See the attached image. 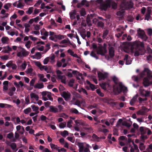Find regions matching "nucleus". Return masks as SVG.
<instances>
[{
  "instance_id": "nucleus-1",
  "label": "nucleus",
  "mask_w": 152,
  "mask_h": 152,
  "mask_svg": "<svg viewBox=\"0 0 152 152\" xmlns=\"http://www.w3.org/2000/svg\"><path fill=\"white\" fill-rule=\"evenodd\" d=\"M121 4L120 5L119 10L117 13V15L121 17L124 15V10L127 8H130L132 7L133 3L131 1L129 2H126V0H121Z\"/></svg>"
},
{
  "instance_id": "nucleus-2",
  "label": "nucleus",
  "mask_w": 152,
  "mask_h": 152,
  "mask_svg": "<svg viewBox=\"0 0 152 152\" xmlns=\"http://www.w3.org/2000/svg\"><path fill=\"white\" fill-rule=\"evenodd\" d=\"M29 52L27 51L25 48L21 46H19L18 48L17 56L20 58H22L28 56Z\"/></svg>"
},
{
  "instance_id": "nucleus-3",
  "label": "nucleus",
  "mask_w": 152,
  "mask_h": 152,
  "mask_svg": "<svg viewBox=\"0 0 152 152\" xmlns=\"http://www.w3.org/2000/svg\"><path fill=\"white\" fill-rule=\"evenodd\" d=\"M78 145L79 152H88L89 151V145L86 142H78Z\"/></svg>"
},
{
  "instance_id": "nucleus-4",
  "label": "nucleus",
  "mask_w": 152,
  "mask_h": 152,
  "mask_svg": "<svg viewBox=\"0 0 152 152\" xmlns=\"http://www.w3.org/2000/svg\"><path fill=\"white\" fill-rule=\"evenodd\" d=\"M122 91L124 93H126L127 91V87L123 85L122 83H120L119 86L117 88L115 87L114 88V91L116 93H119Z\"/></svg>"
},
{
  "instance_id": "nucleus-5",
  "label": "nucleus",
  "mask_w": 152,
  "mask_h": 152,
  "mask_svg": "<svg viewBox=\"0 0 152 152\" xmlns=\"http://www.w3.org/2000/svg\"><path fill=\"white\" fill-rule=\"evenodd\" d=\"M41 94L42 96V99L44 101H47L48 99L46 97V96H47L49 100L53 101V99L51 97V94L50 92L44 91L41 93Z\"/></svg>"
},
{
  "instance_id": "nucleus-6",
  "label": "nucleus",
  "mask_w": 152,
  "mask_h": 152,
  "mask_svg": "<svg viewBox=\"0 0 152 152\" xmlns=\"http://www.w3.org/2000/svg\"><path fill=\"white\" fill-rule=\"evenodd\" d=\"M111 2V0H106L104 3L101 4L100 8L102 10H106L108 7H110Z\"/></svg>"
},
{
  "instance_id": "nucleus-7",
  "label": "nucleus",
  "mask_w": 152,
  "mask_h": 152,
  "mask_svg": "<svg viewBox=\"0 0 152 152\" xmlns=\"http://www.w3.org/2000/svg\"><path fill=\"white\" fill-rule=\"evenodd\" d=\"M106 44H104V47L99 48L97 51V53L101 55H104L107 51L106 49Z\"/></svg>"
},
{
  "instance_id": "nucleus-8",
  "label": "nucleus",
  "mask_w": 152,
  "mask_h": 152,
  "mask_svg": "<svg viewBox=\"0 0 152 152\" xmlns=\"http://www.w3.org/2000/svg\"><path fill=\"white\" fill-rule=\"evenodd\" d=\"M137 33L138 35L144 41H146L147 40V37L143 30L139 28L137 31Z\"/></svg>"
},
{
  "instance_id": "nucleus-9",
  "label": "nucleus",
  "mask_w": 152,
  "mask_h": 152,
  "mask_svg": "<svg viewBox=\"0 0 152 152\" xmlns=\"http://www.w3.org/2000/svg\"><path fill=\"white\" fill-rule=\"evenodd\" d=\"M140 44V42H138V41H135L133 43V45L132 46L129 52L127 51H126V52L127 53H130L131 54H133L134 52V51L135 50L136 48L138 47V45Z\"/></svg>"
},
{
  "instance_id": "nucleus-10",
  "label": "nucleus",
  "mask_w": 152,
  "mask_h": 152,
  "mask_svg": "<svg viewBox=\"0 0 152 152\" xmlns=\"http://www.w3.org/2000/svg\"><path fill=\"white\" fill-rule=\"evenodd\" d=\"M139 91L140 94L145 97H148L150 96V91H145L142 87L140 88Z\"/></svg>"
},
{
  "instance_id": "nucleus-11",
  "label": "nucleus",
  "mask_w": 152,
  "mask_h": 152,
  "mask_svg": "<svg viewBox=\"0 0 152 152\" xmlns=\"http://www.w3.org/2000/svg\"><path fill=\"white\" fill-rule=\"evenodd\" d=\"M148 76L143 79V84L145 87H146L152 84V82H151Z\"/></svg>"
},
{
  "instance_id": "nucleus-12",
  "label": "nucleus",
  "mask_w": 152,
  "mask_h": 152,
  "mask_svg": "<svg viewBox=\"0 0 152 152\" xmlns=\"http://www.w3.org/2000/svg\"><path fill=\"white\" fill-rule=\"evenodd\" d=\"M145 72L147 73V76L148 77V75L151 74L152 72L148 68H145L144 70L140 73V75L141 77L145 76Z\"/></svg>"
},
{
  "instance_id": "nucleus-13",
  "label": "nucleus",
  "mask_w": 152,
  "mask_h": 152,
  "mask_svg": "<svg viewBox=\"0 0 152 152\" xmlns=\"http://www.w3.org/2000/svg\"><path fill=\"white\" fill-rule=\"evenodd\" d=\"M98 75L99 80H104L108 76V74L106 72L102 73L99 72Z\"/></svg>"
},
{
  "instance_id": "nucleus-14",
  "label": "nucleus",
  "mask_w": 152,
  "mask_h": 152,
  "mask_svg": "<svg viewBox=\"0 0 152 152\" xmlns=\"http://www.w3.org/2000/svg\"><path fill=\"white\" fill-rule=\"evenodd\" d=\"M70 94L68 92H64L62 95V96L63 97L66 101L69 100L71 97Z\"/></svg>"
},
{
  "instance_id": "nucleus-15",
  "label": "nucleus",
  "mask_w": 152,
  "mask_h": 152,
  "mask_svg": "<svg viewBox=\"0 0 152 152\" xmlns=\"http://www.w3.org/2000/svg\"><path fill=\"white\" fill-rule=\"evenodd\" d=\"M44 70L47 73H50L52 72L51 68L50 66H43L40 68V70L42 71Z\"/></svg>"
},
{
  "instance_id": "nucleus-16",
  "label": "nucleus",
  "mask_w": 152,
  "mask_h": 152,
  "mask_svg": "<svg viewBox=\"0 0 152 152\" xmlns=\"http://www.w3.org/2000/svg\"><path fill=\"white\" fill-rule=\"evenodd\" d=\"M16 129L17 131L20 134H23L24 133L25 130L24 128L20 125L16 126Z\"/></svg>"
},
{
  "instance_id": "nucleus-17",
  "label": "nucleus",
  "mask_w": 152,
  "mask_h": 152,
  "mask_svg": "<svg viewBox=\"0 0 152 152\" xmlns=\"http://www.w3.org/2000/svg\"><path fill=\"white\" fill-rule=\"evenodd\" d=\"M9 81H5L3 83V91L4 92H6L8 89Z\"/></svg>"
},
{
  "instance_id": "nucleus-18",
  "label": "nucleus",
  "mask_w": 152,
  "mask_h": 152,
  "mask_svg": "<svg viewBox=\"0 0 152 152\" xmlns=\"http://www.w3.org/2000/svg\"><path fill=\"white\" fill-rule=\"evenodd\" d=\"M30 96L31 99L32 100L35 99L37 101L39 100V96L37 94L31 92L30 94Z\"/></svg>"
},
{
  "instance_id": "nucleus-19",
  "label": "nucleus",
  "mask_w": 152,
  "mask_h": 152,
  "mask_svg": "<svg viewBox=\"0 0 152 152\" xmlns=\"http://www.w3.org/2000/svg\"><path fill=\"white\" fill-rule=\"evenodd\" d=\"M50 111L54 113H57L59 112V110L58 107L56 106H50L49 107Z\"/></svg>"
},
{
  "instance_id": "nucleus-20",
  "label": "nucleus",
  "mask_w": 152,
  "mask_h": 152,
  "mask_svg": "<svg viewBox=\"0 0 152 152\" xmlns=\"http://www.w3.org/2000/svg\"><path fill=\"white\" fill-rule=\"evenodd\" d=\"M42 55L40 52H37L34 55L31 56V58L33 59H39L41 58Z\"/></svg>"
},
{
  "instance_id": "nucleus-21",
  "label": "nucleus",
  "mask_w": 152,
  "mask_h": 152,
  "mask_svg": "<svg viewBox=\"0 0 152 152\" xmlns=\"http://www.w3.org/2000/svg\"><path fill=\"white\" fill-rule=\"evenodd\" d=\"M15 90L16 88L15 87H12L9 89L8 93L10 96H12L14 94Z\"/></svg>"
},
{
  "instance_id": "nucleus-22",
  "label": "nucleus",
  "mask_w": 152,
  "mask_h": 152,
  "mask_svg": "<svg viewBox=\"0 0 152 152\" xmlns=\"http://www.w3.org/2000/svg\"><path fill=\"white\" fill-rule=\"evenodd\" d=\"M37 76L39 78V80L44 82L47 81V79L44 77V75L43 74H39Z\"/></svg>"
},
{
  "instance_id": "nucleus-23",
  "label": "nucleus",
  "mask_w": 152,
  "mask_h": 152,
  "mask_svg": "<svg viewBox=\"0 0 152 152\" xmlns=\"http://www.w3.org/2000/svg\"><path fill=\"white\" fill-rule=\"evenodd\" d=\"M145 53V50L143 49L142 50H136L135 51L134 56H138L140 55H142Z\"/></svg>"
},
{
  "instance_id": "nucleus-24",
  "label": "nucleus",
  "mask_w": 152,
  "mask_h": 152,
  "mask_svg": "<svg viewBox=\"0 0 152 152\" xmlns=\"http://www.w3.org/2000/svg\"><path fill=\"white\" fill-rule=\"evenodd\" d=\"M130 152H139V150L137 146L134 144V146L132 147L130 149Z\"/></svg>"
},
{
  "instance_id": "nucleus-25",
  "label": "nucleus",
  "mask_w": 152,
  "mask_h": 152,
  "mask_svg": "<svg viewBox=\"0 0 152 152\" xmlns=\"http://www.w3.org/2000/svg\"><path fill=\"white\" fill-rule=\"evenodd\" d=\"M9 40V38L6 37H3L1 38V39L2 43L4 44H8Z\"/></svg>"
},
{
  "instance_id": "nucleus-26",
  "label": "nucleus",
  "mask_w": 152,
  "mask_h": 152,
  "mask_svg": "<svg viewBox=\"0 0 152 152\" xmlns=\"http://www.w3.org/2000/svg\"><path fill=\"white\" fill-rule=\"evenodd\" d=\"M76 11L75 10H72L69 13L71 19H73L75 18Z\"/></svg>"
},
{
  "instance_id": "nucleus-27",
  "label": "nucleus",
  "mask_w": 152,
  "mask_h": 152,
  "mask_svg": "<svg viewBox=\"0 0 152 152\" xmlns=\"http://www.w3.org/2000/svg\"><path fill=\"white\" fill-rule=\"evenodd\" d=\"M67 52L68 53L72 56L75 58H79V56L77 54L75 53L72 50L69 49L67 50Z\"/></svg>"
},
{
  "instance_id": "nucleus-28",
  "label": "nucleus",
  "mask_w": 152,
  "mask_h": 152,
  "mask_svg": "<svg viewBox=\"0 0 152 152\" xmlns=\"http://www.w3.org/2000/svg\"><path fill=\"white\" fill-rule=\"evenodd\" d=\"M9 145L10 146L14 152H16L18 149L17 148V145L15 143H11Z\"/></svg>"
},
{
  "instance_id": "nucleus-29",
  "label": "nucleus",
  "mask_w": 152,
  "mask_h": 152,
  "mask_svg": "<svg viewBox=\"0 0 152 152\" xmlns=\"http://www.w3.org/2000/svg\"><path fill=\"white\" fill-rule=\"evenodd\" d=\"M44 87L43 83H37L34 86V87L35 88L41 89L43 88Z\"/></svg>"
},
{
  "instance_id": "nucleus-30",
  "label": "nucleus",
  "mask_w": 152,
  "mask_h": 152,
  "mask_svg": "<svg viewBox=\"0 0 152 152\" xmlns=\"http://www.w3.org/2000/svg\"><path fill=\"white\" fill-rule=\"evenodd\" d=\"M58 79L61 80V82L65 84L66 82V77L64 75H61L59 77L57 78Z\"/></svg>"
},
{
  "instance_id": "nucleus-31",
  "label": "nucleus",
  "mask_w": 152,
  "mask_h": 152,
  "mask_svg": "<svg viewBox=\"0 0 152 152\" xmlns=\"http://www.w3.org/2000/svg\"><path fill=\"white\" fill-rule=\"evenodd\" d=\"M109 54L111 57H113L114 55V50L113 48L112 47L109 50Z\"/></svg>"
},
{
  "instance_id": "nucleus-32",
  "label": "nucleus",
  "mask_w": 152,
  "mask_h": 152,
  "mask_svg": "<svg viewBox=\"0 0 152 152\" xmlns=\"http://www.w3.org/2000/svg\"><path fill=\"white\" fill-rule=\"evenodd\" d=\"M86 82L89 85V86L92 90L94 91L96 88L95 85L92 84H91L90 82L88 80H86Z\"/></svg>"
},
{
  "instance_id": "nucleus-33",
  "label": "nucleus",
  "mask_w": 152,
  "mask_h": 152,
  "mask_svg": "<svg viewBox=\"0 0 152 152\" xmlns=\"http://www.w3.org/2000/svg\"><path fill=\"white\" fill-rule=\"evenodd\" d=\"M32 42L30 41H28L25 42V45L27 49H29L31 47V45Z\"/></svg>"
},
{
  "instance_id": "nucleus-34",
  "label": "nucleus",
  "mask_w": 152,
  "mask_h": 152,
  "mask_svg": "<svg viewBox=\"0 0 152 152\" xmlns=\"http://www.w3.org/2000/svg\"><path fill=\"white\" fill-rule=\"evenodd\" d=\"M124 60V61H126V64L128 65L131 64V60L128 59V56L127 55H125Z\"/></svg>"
},
{
  "instance_id": "nucleus-35",
  "label": "nucleus",
  "mask_w": 152,
  "mask_h": 152,
  "mask_svg": "<svg viewBox=\"0 0 152 152\" xmlns=\"http://www.w3.org/2000/svg\"><path fill=\"white\" fill-rule=\"evenodd\" d=\"M11 65L12 68L13 69H15L17 68V66L15 64H11V63L10 62H9L8 63H7L6 66L7 67H9Z\"/></svg>"
},
{
  "instance_id": "nucleus-36",
  "label": "nucleus",
  "mask_w": 152,
  "mask_h": 152,
  "mask_svg": "<svg viewBox=\"0 0 152 152\" xmlns=\"http://www.w3.org/2000/svg\"><path fill=\"white\" fill-rule=\"evenodd\" d=\"M57 35H55L52 36H50L49 39L50 40L53 41L55 42H57Z\"/></svg>"
},
{
  "instance_id": "nucleus-37",
  "label": "nucleus",
  "mask_w": 152,
  "mask_h": 152,
  "mask_svg": "<svg viewBox=\"0 0 152 152\" xmlns=\"http://www.w3.org/2000/svg\"><path fill=\"white\" fill-rule=\"evenodd\" d=\"M4 48L5 49V50L4 51V53H7L8 51H12V48L10 47L9 46L4 47Z\"/></svg>"
},
{
  "instance_id": "nucleus-38",
  "label": "nucleus",
  "mask_w": 152,
  "mask_h": 152,
  "mask_svg": "<svg viewBox=\"0 0 152 152\" xmlns=\"http://www.w3.org/2000/svg\"><path fill=\"white\" fill-rule=\"evenodd\" d=\"M139 148L141 150H143L145 149V146L143 142H139Z\"/></svg>"
},
{
  "instance_id": "nucleus-39",
  "label": "nucleus",
  "mask_w": 152,
  "mask_h": 152,
  "mask_svg": "<svg viewBox=\"0 0 152 152\" xmlns=\"http://www.w3.org/2000/svg\"><path fill=\"white\" fill-rule=\"evenodd\" d=\"M55 56L54 55H52L50 57H49L50 62L52 64H53L55 61Z\"/></svg>"
},
{
  "instance_id": "nucleus-40",
  "label": "nucleus",
  "mask_w": 152,
  "mask_h": 152,
  "mask_svg": "<svg viewBox=\"0 0 152 152\" xmlns=\"http://www.w3.org/2000/svg\"><path fill=\"white\" fill-rule=\"evenodd\" d=\"M60 134L63 137H65L68 135V132L67 131L64 130L63 132H61Z\"/></svg>"
},
{
  "instance_id": "nucleus-41",
  "label": "nucleus",
  "mask_w": 152,
  "mask_h": 152,
  "mask_svg": "<svg viewBox=\"0 0 152 152\" xmlns=\"http://www.w3.org/2000/svg\"><path fill=\"white\" fill-rule=\"evenodd\" d=\"M31 107L33 111H35L36 112L37 111H38V110L39 108L38 107L36 106L35 105L33 104L31 105Z\"/></svg>"
},
{
  "instance_id": "nucleus-42",
  "label": "nucleus",
  "mask_w": 152,
  "mask_h": 152,
  "mask_svg": "<svg viewBox=\"0 0 152 152\" xmlns=\"http://www.w3.org/2000/svg\"><path fill=\"white\" fill-rule=\"evenodd\" d=\"M113 79L115 83L116 84H118L119 86V84L121 83L119 81L118 79L114 76L113 77Z\"/></svg>"
},
{
  "instance_id": "nucleus-43",
  "label": "nucleus",
  "mask_w": 152,
  "mask_h": 152,
  "mask_svg": "<svg viewBox=\"0 0 152 152\" xmlns=\"http://www.w3.org/2000/svg\"><path fill=\"white\" fill-rule=\"evenodd\" d=\"M48 34V32L45 31L44 29H43L41 31V35H44V36L47 37Z\"/></svg>"
},
{
  "instance_id": "nucleus-44",
  "label": "nucleus",
  "mask_w": 152,
  "mask_h": 152,
  "mask_svg": "<svg viewBox=\"0 0 152 152\" xmlns=\"http://www.w3.org/2000/svg\"><path fill=\"white\" fill-rule=\"evenodd\" d=\"M27 66V64L26 61H24L22 64L20 66L21 68L22 69V70H23L25 69Z\"/></svg>"
},
{
  "instance_id": "nucleus-45",
  "label": "nucleus",
  "mask_w": 152,
  "mask_h": 152,
  "mask_svg": "<svg viewBox=\"0 0 152 152\" xmlns=\"http://www.w3.org/2000/svg\"><path fill=\"white\" fill-rule=\"evenodd\" d=\"M56 73L57 75V78L59 77L63 74L62 72L59 70H57L56 71Z\"/></svg>"
},
{
  "instance_id": "nucleus-46",
  "label": "nucleus",
  "mask_w": 152,
  "mask_h": 152,
  "mask_svg": "<svg viewBox=\"0 0 152 152\" xmlns=\"http://www.w3.org/2000/svg\"><path fill=\"white\" fill-rule=\"evenodd\" d=\"M92 137L94 141H99V138L95 134H93L92 135Z\"/></svg>"
},
{
  "instance_id": "nucleus-47",
  "label": "nucleus",
  "mask_w": 152,
  "mask_h": 152,
  "mask_svg": "<svg viewBox=\"0 0 152 152\" xmlns=\"http://www.w3.org/2000/svg\"><path fill=\"white\" fill-rule=\"evenodd\" d=\"M58 101L59 104H61L64 105L65 104V102L63 99L61 97H59L58 99Z\"/></svg>"
},
{
  "instance_id": "nucleus-48",
  "label": "nucleus",
  "mask_w": 152,
  "mask_h": 152,
  "mask_svg": "<svg viewBox=\"0 0 152 152\" xmlns=\"http://www.w3.org/2000/svg\"><path fill=\"white\" fill-rule=\"evenodd\" d=\"M66 123L65 122H63L60 123L59 124V126L60 128L63 129L66 126Z\"/></svg>"
},
{
  "instance_id": "nucleus-49",
  "label": "nucleus",
  "mask_w": 152,
  "mask_h": 152,
  "mask_svg": "<svg viewBox=\"0 0 152 152\" xmlns=\"http://www.w3.org/2000/svg\"><path fill=\"white\" fill-rule=\"evenodd\" d=\"M34 63L35 65L39 68L40 69L41 67H42L43 66L41 64L40 62L39 61H34Z\"/></svg>"
},
{
  "instance_id": "nucleus-50",
  "label": "nucleus",
  "mask_w": 152,
  "mask_h": 152,
  "mask_svg": "<svg viewBox=\"0 0 152 152\" xmlns=\"http://www.w3.org/2000/svg\"><path fill=\"white\" fill-rule=\"evenodd\" d=\"M80 15L81 16H84L86 14L85 10L84 8H82L80 11Z\"/></svg>"
},
{
  "instance_id": "nucleus-51",
  "label": "nucleus",
  "mask_w": 152,
  "mask_h": 152,
  "mask_svg": "<svg viewBox=\"0 0 152 152\" xmlns=\"http://www.w3.org/2000/svg\"><path fill=\"white\" fill-rule=\"evenodd\" d=\"M50 146L51 148L53 150H57V148H58V147L56 145L54 144L53 143H50Z\"/></svg>"
},
{
  "instance_id": "nucleus-52",
  "label": "nucleus",
  "mask_w": 152,
  "mask_h": 152,
  "mask_svg": "<svg viewBox=\"0 0 152 152\" xmlns=\"http://www.w3.org/2000/svg\"><path fill=\"white\" fill-rule=\"evenodd\" d=\"M31 109L30 107H28L23 110L24 113L26 114H28L31 112Z\"/></svg>"
},
{
  "instance_id": "nucleus-53",
  "label": "nucleus",
  "mask_w": 152,
  "mask_h": 152,
  "mask_svg": "<svg viewBox=\"0 0 152 152\" xmlns=\"http://www.w3.org/2000/svg\"><path fill=\"white\" fill-rule=\"evenodd\" d=\"M145 113V111L143 110H140L137 112V114L138 115H143Z\"/></svg>"
},
{
  "instance_id": "nucleus-54",
  "label": "nucleus",
  "mask_w": 152,
  "mask_h": 152,
  "mask_svg": "<svg viewBox=\"0 0 152 152\" xmlns=\"http://www.w3.org/2000/svg\"><path fill=\"white\" fill-rule=\"evenodd\" d=\"M151 10H148V13L146 15L145 20H148L150 18V14L151 13Z\"/></svg>"
},
{
  "instance_id": "nucleus-55",
  "label": "nucleus",
  "mask_w": 152,
  "mask_h": 152,
  "mask_svg": "<svg viewBox=\"0 0 152 152\" xmlns=\"http://www.w3.org/2000/svg\"><path fill=\"white\" fill-rule=\"evenodd\" d=\"M140 131L141 132V134H144L145 133L146 130H145L143 127H140Z\"/></svg>"
},
{
  "instance_id": "nucleus-56",
  "label": "nucleus",
  "mask_w": 152,
  "mask_h": 152,
  "mask_svg": "<svg viewBox=\"0 0 152 152\" xmlns=\"http://www.w3.org/2000/svg\"><path fill=\"white\" fill-rule=\"evenodd\" d=\"M144 134H141L140 138L142 141L144 142V140L148 138V137L147 135H144Z\"/></svg>"
},
{
  "instance_id": "nucleus-57",
  "label": "nucleus",
  "mask_w": 152,
  "mask_h": 152,
  "mask_svg": "<svg viewBox=\"0 0 152 152\" xmlns=\"http://www.w3.org/2000/svg\"><path fill=\"white\" fill-rule=\"evenodd\" d=\"M57 41H58V40H61L64 38V36L63 35H61V34L57 35Z\"/></svg>"
},
{
  "instance_id": "nucleus-58",
  "label": "nucleus",
  "mask_w": 152,
  "mask_h": 152,
  "mask_svg": "<svg viewBox=\"0 0 152 152\" xmlns=\"http://www.w3.org/2000/svg\"><path fill=\"white\" fill-rule=\"evenodd\" d=\"M14 134L13 133L11 132L8 134L7 135V137L10 139H11L13 137Z\"/></svg>"
},
{
  "instance_id": "nucleus-59",
  "label": "nucleus",
  "mask_w": 152,
  "mask_h": 152,
  "mask_svg": "<svg viewBox=\"0 0 152 152\" xmlns=\"http://www.w3.org/2000/svg\"><path fill=\"white\" fill-rule=\"evenodd\" d=\"M0 58L3 60H7L9 58V56L7 55L1 56L0 57Z\"/></svg>"
},
{
  "instance_id": "nucleus-60",
  "label": "nucleus",
  "mask_w": 152,
  "mask_h": 152,
  "mask_svg": "<svg viewBox=\"0 0 152 152\" xmlns=\"http://www.w3.org/2000/svg\"><path fill=\"white\" fill-rule=\"evenodd\" d=\"M96 92L100 96L102 97H103L104 96V94L101 92V90H100L99 89L96 90Z\"/></svg>"
},
{
  "instance_id": "nucleus-61",
  "label": "nucleus",
  "mask_w": 152,
  "mask_h": 152,
  "mask_svg": "<svg viewBox=\"0 0 152 152\" xmlns=\"http://www.w3.org/2000/svg\"><path fill=\"white\" fill-rule=\"evenodd\" d=\"M49 60L50 58L49 57H46L44 60L43 61V64H47L48 63Z\"/></svg>"
},
{
  "instance_id": "nucleus-62",
  "label": "nucleus",
  "mask_w": 152,
  "mask_h": 152,
  "mask_svg": "<svg viewBox=\"0 0 152 152\" xmlns=\"http://www.w3.org/2000/svg\"><path fill=\"white\" fill-rule=\"evenodd\" d=\"M33 10V7H30L29 8L28 10L26 12L27 13L31 14Z\"/></svg>"
},
{
  "instance_id": "nucleus-63",
  "label": "nucleus",
  "mask_w": 152,
  "mask_h": 152,
  "mask_svg": "<svg viewBox=\"0 0 152 152\" xmlns=\"http://www.w3.org/2000/svg\"><path fill=\"white\" fill-rule=\"evenodd\" d=\"M72 121L71 120H69L67 123V126L69 128H71L72 126Z\"/></svg>"
},
{
  "instance_id": "nucleus-64",
  "label": "nucleus",
  "mask_w": 152,
  "mask_h": 152,
  "mask_svg": "<svg viewBox=\"0 0 152 152\" xmlns=\"http://www.w3.org/2000/svg\"><path fill=\"white\" fill-rule=\"evenodd\" d=\"M148 152H152V144L149 145L148 147L146 149Z\"/></svg>"
}]
</instances>
